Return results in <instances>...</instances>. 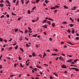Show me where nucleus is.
I'll return each mask as SVG.
<instances>
[{
    "label": "nucleus",
    "instance_id": "nucleus-1",
    "mask_svg": "<svg viewBox=\"0 0 79 79\" xmlns=\"http://www.w3.org/2000/svg\"><path fill=\"white\" fill-rule=\"evenodd\" d=\"M61 67L62 68H64V69H65L67 68V67L66 66V65L63 64L61 65Z\"/></svg>",
    "mask_w": 79,
    "mask_h": 79
},
{
    "label": "nucleus",
    "instance_id": "nucleus-2",
    "mask_svg": "<svg viewBox=\"0 0 79 79\" xmlns=\"http://www.w3.org/2000/svg\"><path fill=\"white\" fill-rule=\"evenodd\" d=\"M59 58L60 60H61V61H64V59H63V57L62 56H60Z\"/></svg>",
    "mask_w": 79,
    "mask_h": 79
},
{
    "label": "nucleus",
    "instance_id": "nucleus-3",
    "mask_svg": "<svg viewBox=\"0 0 79 79\" xmlns=\"http://www.w3.org/2000/svg\"><path fill=\"white\" fill-rule=\"evenodd\" d=\"M72 61H73V59H70V60H67L66 61V62H67L68 63H71V62H72Z\"/></svg>",
    "mask_w": 79,
    "mask_h": 79
},
{
    "label": "nucleus",
    "instance_id": "nucleus-4",
    "mask_svg": "<svg viewBox=\"0 0 79 79\" xmlns=\"http://www.w3.org/2000/svg\"><path fill=\"white\" fill-rule=\"evenodd\" d=\"M73 69H75V70H76V71H79V69H78L77 68L73 67Z\"/></svg>",
    "mask_w": 79,
    "mask_h": 79
},
{
    "label": "nucleus",
    "instance_id": "nucleus-5",
    "mask_svg": "<svg viewBox=\"0 0 79 79\" xmlns=\"http://www.w3.org/2000/svg\"><path fill=\"white\" fill-rule=\"evenodd\" d=\"M46 22H47V20H44L43 21L42 24H44V23H45Z\"/></svg>",
    "mask_w": 79,
    "mask_h": 79
},
{
    "label": "nucleus",
    "instance_id": "nucleus-6",
    "mask_svg": "<svg viewBox=\"0 0 79 79\" xmlns=\"http://www.w3.org/2000/svg\"><path fill=\"white\" fill-rule=\"evenodd\" d=\"M76 6H74L73 8L72 9V10H76Z\"/></svg>",
    "mask_w": 79,
    "mask_h": 79
},
{
    "label": "nucleus",
    "instance_id": "nucleus-7",
    "mask_svg": "<svg viewBox=\"0 0 79 79\" xmlns=\"http://www.w3.org/2000/svg\"><path fill=\"white\" fill-rule=\"evenodd\" d=\"M44 2L45 3H46V4H47V3H48L49 2V1L47 0H45Z\"/></svg>",
    "mask_w": 79,
    "mask_h": 79
},
{
    "label": "nucleus",
    "instance_id": "nucleus-8",
    "mask_svg": "<svg viewBox=\"0 0 79 79\" xmlns=\"http://www.w3.org/2000/svg\"><path fill=\"white\" fill-rule=\"evenodd\" d=\"M53 74L55 75L57 77H58V75L56 73H54Z\"/></svg>",
    "mask_w": 79,
    "mask_h": 79
},
{
    "label": "nucleus",
    "instance_id": "nucleus-9",
    "mask_svg": "<svg viewBox=\"0 0 79 79\" xmlns=\"http://www.w3.org/2000/svg\"><path fill=\"white\" fill-rule=\"evenodd\" d=\"M34 53L35 52H33L32 54V55L33 57L35 56V54Z\"/></svg>",
    "mask_w": 79,
    "mask_h": 79
},
{
    "label": "nucleus",
    "instance_id": "nucleus-10",
    "mask_svg": "<svg viewBox=\"0 0 79 79\" xmlns=\"http://www.w3.org/2000/svg\"><path fill=\"white\" fill-rule=\"evenodd\" d=\"M28 32V30H25L24 31V33L25 34H27Z\"/></svg>",
    "mask_w": 79,
    "mask_h": 79
},
{
    "label": "nucleus",
    "instance_id": "nucleus-11",
    "mask_svg": "<svg viewBox=\"0 0 79 79\" xmlns=\"http://www.w3.org/2000/svg\"><path fill=\"white\" fill-rule=\"evenodd\" d=\"M51 10H55V9H56V7H52L50 8Z\"/></svg>",
    "mask_w": 79,
    "mask_h": 79
},
{
    "label": "nucleus",
    "instance_id": "nucleus-12",
    "mask_svg": "<svg viewBox=\"0 0 79 79\" xmlns=\"http://www.w3.org/2000/svg\"><path fill=\"white\" fill-rule=\"evenodd\" d=\"M42 27H44V28H47V26L46 25H44L43 26H42Z\"/></svg>",
    "mask_w": 79,
    "mask_h": 79
},
{
    "label": "nucleus",
    "instance_id": "nucleus-13",
    "mask_svg": "<svg viewBox=\"0 0 79 79\" xmlns=\"http://www.w3.org/2000/svg\"><path fill=\"white\" fill-rule=\"evenodd\" d=\"M20 50H21L22 52H24V50H23V48H20Z\"/></svg>",
    "mask_w": 79,
    "mask_h": 79
},
{
    "label": "nucleus",
    "instance_id": "nucleus-14",
    "mask_svg": "<svg viewBox=\"0 0 79 79\" xmlns=\"http://www.w3.org/2000/svg\"><path fill=\"white\" fill-rule=\"evenodd\" d=\"M13 48V47H10L9 48V51H10V50H11V49H12Z\"/></svg>",
    "mask_w": 79,
    "mask_h": 79
},
{
    "label": "nucleus",
    "instance_id": "nucleus-15",
    "mask_svg": "<svg viewBox=\"0 0 79 79\" xmlns=\"http://www.w3.org/2000/svg\"><path fill=\"white\" fill-rule=\"evenodd\" d=\"M47 23H48V24H49V25H50V24H51V22L50 21H48L47 22Z\"/></svg>",
    "mask_w": 79,
    "mask_h": 79
},
{
    "label": "nucleus",
    "instance_id": "nucleus-16",
    "mask_svg": "<svg viewBox=\"0 0 79 79\" xmlns=\"http://www.w3.org/2000/svg\"><path fill=\"white\" fill-rule=\"evenodd\" d=\"M77 61H79V60L78 59H76L75 60H74V63H76Z\"/></svg>",
    "mask_w": 79,
    "mask_h": 79
},
{
    "label": "nucleus",
    "instance_id": "nucleus-17",
    "mask_svg": "<svg viewBox=\"0 0 79 79\" xmlns=\"http://www.w3.org/2000/svg\"><path fill=\"white\" fill-rule=\"evenodd\" d=\"M37 34H35L32 35V37H37Z\"/></svg>",
    "mask_w": 79,
    "mask_h": 79
},
{
    "label": "nucleus",
    "instance_id": "nucleus-18",
    "mask_svg": "<svg viewBox=\"0 0 79 79\" xmlns=\"http://www.w3.org/2000/svg\"><path fill=\"white\" fill-rule=\"evenodd\" d=\"M69 26L70 27H73L74 26V25H73V24H70Z\"/></svg>",
    "mask_w": 79,
    "mask_h": 79
},
{
    "label": "nucleus",
    "instance_id": "nucleus-19",
    "mask_svg": "<svg viewBox=\"0 0 79 79\" xmlns=\"http://www.w3.org/2000/svg\"><path fill=\"white\" fill-rule=\"evenodd\" d=\"M57 55V54L54 53V54H52V56H56Z\"/></svg>",
    "mask_w": 79,
    "mask_h": 79
},
{
    "label": "nucleus",
    "instance_id": "nucleus-20",
    "mask_svg": "<svg viewBox=\"0 0 79 79\" xmlns=\"http://www.w3.org/2000/svg\"><path fill=\"white\" fill-rule=\"evenodd\" d=\"M67 43H68V44H69L70 45H74V44H72L70 42H67Z\"/></svg>",
    "mask_w": 79,
    "mask_h": 79
},
{
    "label": "nucleus",
    "instance_id": "nucleus-21",
    "mask_svg": "<svg viewBox=\"0 0 79 79\" xmlns=\"http://www.w3.org/2000/svg\"><path fill=\"white\" fill-rule=\"evenodd\" d=\"M37 68H39L40 69V68H42V67H40L39 65H37L36 66Z\"/></svg>",
    "mask_w": 79,
    "mask_h": 79
},
{
    "label": "nucleus",
    "instance_id": "nucleus-22",
    "mask_svg": "<svg viewBox=\"0 0 79 79\" xmlns=\"http://www.w3.org/2000/svg\"><path fill=\"white\" fill-rule=\"evenodd\" d=\"M55 8H60V6L56 5L55 6Z\"/></svg>",
    "mask_w": 79,
    "mask_h": 79
},
{
    "label": "nucleus",
    "instance_id": "nucleus-23",
    "mask_svg": "<svg viewBox=\"0 0 79 79\" xmlns=\"http://www.w3.org/2000/svg\"><path fill=\"white\" fill-rule=\"evenodd\" d=\"M15 32H17V31H18V29L15 28Z\"/></svg>",
    "mask_w": 79,
    "mask_h": 79
},
{
    "label": "nucleus",
    "instance_id": "nucleus-24",
    "mask_svg": "<svg viewBox=\"0 0 79 79\" xmlns=\"http://www.w3.org/2000/svg\"><path fill=\"white\" fill-rule=\"evenodd\" d=\"M6 2L7 3H8V4H10V2H9V1L8 0H6Z\"/></svg>",
    "mask_w": 79,
    "mask_h": 79
},
{
    "label": "nucleus",
    "instance_id": "nucleus-25",
    "mask_svg": "<svg viewBox=\"0 0 79 79\" xmlns=\"http://www.w3.org/2000/svg\"><path fill=\"white\" fill-rule=\"evenodd\" d=\"M64 7L65 8H66V9H68V7L67 6H64Z\"/></svg>",
    "mask_w": 79,
    "mask_h": 79
},
{
    "label": "nucleus",
    "instance_id": "nucleus-26",
    "mask_svg": "<svg viewBox=\"0 0 79 79\" xmlns=\"http://www.w3.org/2000/svg\"><path fill=\"white\" fill-rule=\"evenodd\" d=\"M52 26L53 27H55V24L54 23H53L52 24Z\"/></svg>",
    "mask_w": 79,
    "mask_h": 79
},
{
    "label": "nucleus",
    "instance_id": "nucleus-27",
    "mask_svg": "<svg viewBox=\"0 0 79 79\" xmlns=\"http://www.w3.org/2000/svg\"><path fill=\"white\" fill-rule=\"evenodd\" d=\"M18 46L17 45H16V47H15V49H16V50H17V49H18Z\"/></svg>",
    "mask_w": 79,
    "mask_h": 79
},
{
    "label": "nucleus",
    "instance_id": "nucleus-28",
    "mask_svg": "<svg viewBox=\"0 0 79 79\" xmlns=\"http://www.w3.org/2000/svg\"><path fill=\"white\" fill-rule=\"evenodd\" d=\"M21 18H22V17H20L18 19H17V21H20V20H21Z\"/></svg>",
    "mask_w": 79,
    "mask_h": 79
},
{
    "label": "nucleus",
    "instance_id": "nucleus-29",
    "mask_svg": "<svg viewBox=\"0 0 79 79\" xmlns=\"http://www.w3.org/2000/svg\"><path fill=\"white\" fill-rule=\"evenodd\" d=\"M11 15H14V16H16V15L13 13V12H12Z\"/></svg>",
    "mask_w": 79,
    "mask_h": 79
},
{
    "label": "nucleus",
    "instance_id": "nucleus-30",
    "mask_svg": "<svg viewBox=\"0 0 79 79\" xmlns=\"http://www.w3.org/2000/svg\"><path fill=\"white\" fill-rule=\"evenodd\" d=\"M29 2V0L27 1L25 3H26V5H27Z\"/></svg>",
    "mask_w": 79,
    "mask_h": 79
},
{
    "label": "nucleus",
    "instance_id": "nucleus-31",
    "mask_svg": "<svg viewBox=\"0 0 79 79\" xmlns=\"http://www.w3.org/2000/svg\"><path fill=\"white\" fill-rule=\"evenodd\" d=\"M53 51H55V52H58V49H53Z\"/></svg>",
    "mask_w": 79,
    "mask_h": 79
},
{
    "label": "nucleus",
    "instance_id": "nucleus-32",
    "mask_svg": "<svg viewBox=\"0 0 79 79\" xmlns=\"http://www.w3.org/2000/svg\"><path fill=\"white\" fill-rule=\"evenodd\" d=\"M20 66L21 67H22V68H24V66H23V65H22V64H21V63L20 64Z\"/></svg>",
    "mask_w": 79,
    "mask_h": 79
},
{
    "label": "nucleus",
    "instance_id": "nucleus-33",
    "mask_svg": "<svg viewBox=\"0 0 79 79\" xmlns=\"http://www.w3.org/2000/svg\"><path fill=\"white\" fill-rule=\"evenodd\" d=\"M0 41L3 42V39L1 38H0Z\"/></svg>",
    "mask_w": 79,
    "mask_h": 79
},
{
    "label": "nucleus",
    "instance_id": "nucleus-34",
    "mask_svg": "<svg viewBox=\"0 0 79 79\" xmlns=\"http://www.w3.org/2000/svg\"><path fill=\"white\" fill-rule=\"evenodd\" d=\"M28 14H31V11L30 10L28 11Z\"/></svg>",
    "mask_w": 79,
    "mask_h": 79
},
{
    "label": "nucleus",
    "instance_id": "nucleus-35",
    "mask_svg": "<svg viewBox=\"0 0 79 79\" xmlns=\"http://www.w3.org/2000/svg\"><path fill=\"white\" fill-rule=\"evenodd\" d=\"M0 6H1L2 7H3V4H0Z\"/></svg>",
    "mask_w": 79,
    "mask_h": 79
},
{
    "label": "nucleus",
    "instance_id": "nucleus-36",
    "mask_svg": "<svg viewBox=\"0 0 79 79\" xmlns=\"http://www.w3.org/2000/svg\"><path fill=\"white\" fill-rule=\"evenodd\" d=\"M28 28L30 31H32V29H31V28L30 27H28Z\"/></svg>",
    "mask_w": 79,
    "mask_h": 79
},
{
    "label": "nucleus",
    "instance_id": "nucleus-37",
    "mask_svg": "<svg viewBox=\"0 0 79 79\" xmlns=\"http://www.w3.org/2000/svg\"><path fill=\"white\" fill-rule=\"evenodd\" d=\"M5 17V16L4 15H2L0 17L1 18H4Z\"/></svg>",
    "mask_w": 79,
    "mask_h": 79
},
{
    "label": "nucleus",
    "instance_id": "nucleus-38",
    "mask_svg": "<svg viewBox=\"0 0 79 79\" xmlns=\"http://www.w3.org/2000/svg\"><path fill=\"white\" fill-rule=\"evenodd\" d=\"M67 32L69 33H71V30H68L67 31Z\"/></svg>",
    "mask_w": 79,
    "mask_h": 79
},
{
    "label": "nucleus",
    "instance_id": "nucleus-39",
    "mask_svg": "<svg viewBox=\"0 0 79 79\" xmlns=\"http://www.w3.org/2000/svg\"><path fill=\"white\" fill-rule=\"evenodd\" d=\"M25 39L27 40H29V39H28V38H27L26 37H25Z\"/></svg>",
    "mask_w": 79,
    "mask_h": 79
},
{
    "label": "nucleus",
    "instance_id": "nucleus-40",
    "mask_svg": "<svg viewBox=\"0 0 79 79\" xmlns=\"http://www.w3.org/2000/svg\"><path fill=\"white\" fill-rule=\"evenodd\" d=\"M74 32H75L74 30H72V34H74Z\"/></svg>",
    "mask_w": 79,
    "mask_h": 79
},
{
    "label": "nucleus",
    "instance_id": "nucleus-41",
    "mask_svg": "<svg viewBox=\"0 0 79 79\" xmlns=\"http://www.w3.org/2000/svg\"><path fill=\"white\" fill-rule=\"evenodd\" d=\"M6 16L8 18H9V17H10V15H8V14H7L6 15Z\"/></svg>",
    "mask_w": 79,
    "mask_h": 79
},
{
    "label": "nucleus",
    "instance_id": "nucleus-42",
    "mask_svg": "<svg viewBox=\"0 0 79 79\" xmlns=\"http://www.w3.org/2000/svg\"><path fill=\"white\" fill-rule=\"evenodd\" d=\"M57 11H58L57 10H55L54 11V13H56V12Z\"/></svg>",
    "mask_w": 79,
    "mask_h": 79
},
{
    "label": "nucleus",
    "instance_id": "nucleus-43",
    "mask_svg": "<svg viewBox=\"0 0 79 79\" xmlns=\"http://www.w3.org/2000/svg\"><path fill=\"white\" fill-rule=\"evenodd\" d=\"M79 37H76L75 38V39H76V40H79Z\"/></svg>",
    "mask_w": 79,
    "mask_h": 79
},
{
    "label": "nucleus",
    "instance_id": "nucleus-44",
    "mask_svg": "<svg viewBox=\"0 0 79 79\" xmlns=\"http://www.w3.org/2000/svg\"><path fill=\"white\" fill-rule=\"evenodd\" d=\"M43 55H44V56H47V54H46V53H45V52H44Z\"/></svg>",
    "mask_w": 79,
    "mask_h": 79
},
{
    "label": "nucleus",
    "instance_id": "nucleus-45",
    "mask_svg": "<svg viewBox=\"0 0 79 79\" xmlns=\"http://www.w3.org/2000/svg\"><path fill=\"white\" fill-rule=\"evenodd\" d=\"M26 46H27V47H30V45H29L28 44H26Z\"/></svg>",
    "mask_w": 79,
    "mask_h": 79
},
{
    "label": "nucleus",
    "instance_id": "nucleus-46",
    "mask_svg": "<svg viewBox=\"0 0 79 79\" xmlns=\"http://www.w3.org/2000/svg\"><path fill=\"white\" fill-rule=\"evenodd\" d=\"M40 2V0H36V3H38V2Z\"/></svg>",
    "mask_w": 79,
    "mask_h": 79
},
{
    "label": "nucleus",
    "instance_id": "nucleus-47",
    "mask_svg": "<svg viewBox=\"0 0 79 79\" xmlns=\"http://www.w3.org/2000/svg\"><path fill=\"white\" fill-rule=\"evenodd\" d=\"M35 8H36V7H35V6H34L33 8L32 9V10H34L35 9Z\"/></svg>",
    "mask_w": 79,
    "mask_h": 79
},
{
    "label": "nucleus",
    "instance_id": "nucleus-48",
    "mask_svg": "<svg viewBox=\"0 0 79 79\" xmlns=\"http://www.w3.org/2000/svg\"><path fill=\"white\" fill-rule=\"evenodd\" d=\"M19 60H21L22 58H21V57H20V56H19Z\"/></svg>",
    "mask_w": 79,
    "mask_h": 79
},
{
    "label": "nucleus",
    "instance_id": "nucleus-49",
    "mask_svg": "<svg viewBox=\"0 0 79 79\" xmlns=\"http://www.w3.org/2000/svg\"><path fill=\"white\" fill-rule=\"evenodd\" d=\"M22 2V4L23 5V4H24V1L23 0H22L21 1Z\"/></svg>",
    "mask_w": 79,
    "mask_h": 79
},
{
    "label": "nucleus",
    "instance_id": "nucleus-50",
    "mask_svg": "<svg viewBox=\"0 0 79 79\" xmlns=\"http://www.w3.org/2000/svg\"><path fill=\"white\" fill-rule=\"evenodd\" d=\"M64 73H65V74H67V73H68V72H67V71H66V70L64 72Z\"/></svg>",
    "mask_w": 79,
    "mask_h": 79
},
{
    "label": "nucleus",
    "instance_id": "nucleus-51",
    "mask_svg": "<svg viewBox=\"0 0 79 79\" xmlns=\"http://www.w3.org/2000/svg\"><path fill=\"white\" fill-rule=\"evenodd\" d=\"M31 22H32V23H35V21L34 20H32L31 21Z\"/></svg>",
    "mask_w": 79,
    "mask_h": 79
},
{
    "label": "nucleus",
    "instance_id": "nucleus-52",
    "mask_svg": "<svg viewBox=\"0 0 79 79\" xmlns=\"http://www.w3.org/2000/svg\"><path fill=\"white\" fill-rule=\"evenodd\" d=\"M44 65H45V66H47L48 67V64H44Z\"/></svg>",
    "mask_w": 79,
    "mask_h": 79
},
{
    "label": "nucleus",
    "instance_id": "nucleus-53",
    "mask_svg": "<svg viewBox=\"0 0 79 79\" xmlns=\"http://www.w3.org/2000/svg\"><path fill=\"white\" fill-rule=\"evenodd\" d=\"M69 69H71V70H73V69H73V68H70V67L69 68Z\"/></svg>",
    "mask_w": 79,
    "mask_h": 79
},
{
    "label": "nucleus",
    "instance_id": "nucleus-54",
    "mask_svg": "<svg viewBox=\"0 0 79 79\" xmlns=\"http://www.w3.org/2000/svg\"><path fill=\"white\" fill-rule=\"evenodd\" d=\"M34 71H37V69L35 68L34 69Z\"/></svg>",
    "mask_w": 79,
    "mask_h": 79
},
{
    "label": "nucleus",
    "instance_id": "nucleus-55",
    "mask_svg": "<svg viewBox=\"0 0 79 79\" xmlns=\"http://www.w3.org/2000/svg\"><path fill=\"white\" fill-rule=\"evenodd\" d=\"M17 64H16V63H15L14 64V67H15V68H16Z\"/></svg>",
    "mask_w": 79,
    "mask_h": 79
},
{
    "label": "nucleus",
    "instance_id": "nucleus-56",
    "mask_svg": "<svg viewBox=\"0 0 79 79\" xmlns=\"http://www.w3.org/2000/svg\"><path fill=\"white\" fill-rule=\"evenodd\" d=\"M42 56L40 55H39V56H40V58H42Z\"/></svg>",
    "mask_w": 79,
    "mask_h": 79
},
{
    "label": "nucleus",
    "instance_id": "nucleus-57",
    "mask_svg": "<svg viewBox=\"0 0 79 79\" xmlns=\"http://www.w3.org/2000/svg\"><path fill=\"white\" fill-rule=\"evenodd\" d=\"M44 35H47V33L46 32L44 31Z\"/></svg>",
    "mask_w": 79,
    "mask_h": 79
},
{
    "label": "nucleus",
    "instance_id": "nucleus-58",
    "mask_svg": "<svg viewBox=\"0 0 79 79\" xmlns=\"http://www.w3.org/2000/svg\"><path fill=\"white\" fill-rule=\"evenodd\" d=\"M29 68H31V69H33V67H32V66H30Z\"/></svg>",
    "mask_w": 79,
    "mask_h": 79
},
{
    "label": "nucleus",
    "instance_id": "nucleus-59",
    "mask_svg": "<svg viewBox=\"0 0 79 79\" xmlns=\"http://www.w3.org/2000/svg\"><path fill=\"white\" fill-rule=\"evenodd\" d=\"M30 63L28 62V64H26V66H29V64Z\"/></svg>",
    "mask_w": 79,
    "mask_h": 79
},
{
    "label": "nucleus",
    "instance_id": "nucleus-60",
    "mask_svg": "<svg viewBox=\"0 0 79 79\" xmlns=\"http://www.w3.org/2000/svg\"><path fill=\"white\" fill-rule=\"evenodd\" d=\"M2 52L3 51V50H4V48H2Z\"/></svg>",
    "mask_w": 79,
    "mask_h": 79
},
{
    "label": "nucleus",
    "instance_id": "nucleus-61",
    "mask_svg": "<svg viewBox=\"0 0 79 79\" xmlns=\"http://www.w3.org/2000/svg\"><path fill=\"white\" fill-rule=\"evenodd\" d=\"M62 56H65V54H62Z\"/></svg>",
    "mask_w": 79,
    "mask_h": 79
},
{
    "label": "nucleus",
    "instance_id": "nucleus-62",
    "mask_svg": "<svg viewBox=\"0 0 79 79\" xmlns=\"http://www.w3.org/2000/svg\"><path fill=\"white\" fill-rule=\"evenodd\" d=\"M16 0H13V3H15Z\"/></svg>",
    "mask_w": 79,
    "mask_h": 79
},
{
    "label": "nucleus",
    "instance_id": "nucleus-63",
    "mask_svg": "<svg viewBox=\"0 0 79 79\" xmlns=\"http://www.w3.org/2000/svg\"><path fill=\"white\" fill-rule=\"evenodd\" d=\"M4 40L5 41V42H7V40H6L4 39Z\"/></svg>",
    "mask_w": 79,
    "mask_h": 79
},
{
    "label": "nucleus",
    "instance_id": "nucleus-64",
    "mask_svg": "<svg viewBox=\"0 0 79 79\" xmlns=\"http://www.w3.org/2000/svg\"><path fill=\"white\" fill-rule=\"evenodd\" d=\"M50 79H53V77H52L51 76V77H50Z\"/></svg>",
    "mask_w": 79,
    "mask_h": 79
}]
</instances>
